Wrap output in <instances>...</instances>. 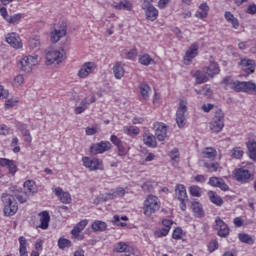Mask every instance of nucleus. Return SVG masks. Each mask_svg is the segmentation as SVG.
Here are the masks:
<instances>
[{
  "mask_svg": "<svg viewBox=\"0 0 256 256\" xmlns=\"http://www.w3.org/2000/svg\"><path fill=\"white\" fill-rule=\"evenodd\" d=\"M222 85H224L225 89H232L236 93L256 94V84L253 81H239L233 79L231 76H226L222 80Z\"/></svg>",
  "mask_w": 256,
  "mask_h": 256,
  "instance_id": "nucleus-1",
  "label": "nucleus"
},
{
  "mask_svg": "<svg viewBox=\"0 0 256 256\" xmlns=\"http://www.w3.org/2000/svg\"><path fill=\"white\" fill-rule=\"evenodd\" d=\"M1 201L4 205V215L6 217H13V215L19 211V206L17 205L15 196L4 193L2 194Z\"/></svg>",
  "mask_w": 256,
  "mask_h": 256,
  "instance_id": "nucleus-2",
  "label": "nucleus"
},
{
  "mask_svg": "<svg viewBox=\"0 0 256 256\" xmlns=\"http://www.w3.org/2000/svg\"><path fill=\"white\" fill-rule=\"evenodd\" d=\"M161 209V201L157 196L149 195L144 201L143 212L146 217H151L153 213Z\"/></svg>",
  "mask_w": 256,
  "mask_h": 256,
  "instance_id": "nucleus-3",
  "label": "nucleus"
},
{
  "mask_svg": "<svg viewBox=\"0 0 256 256\" xmlns=\"http://www.w3.org/2000/svg\"><path fill=\"white\" fill-rule=\"evenodd\" d=\"M225 127V113L219 109L215 112L214 117L210 122V130L213 133H221Z\"/></svg>",
  "mask_w": 256,
  "mask_h": 256,
  "instance_id": "nucleus-4",
  "label": "nucleus"
},
{
  "mask_svg": "<svg viewBox=\"0 0 256 256\" xmlns=\"http://www.w3.org/2000/svg\"><path fill=\"white\" fill-rule=\"evenodd\" d=\"M65 55V49L63 48L60 50H49L46 53V65H53V63L60 65V63L65 61Z\"/></svg>",
  "mask_w": 256,
  "mask_h": 256,
  "instance_id": "nucleus-5",
  "label": "nucleus"
},
{
  "mask_svg": "<svg viewBox=\"0 0 256 256\" xmlns=\"http://www.w3.org/2000/svg\"><path fill=\"white\" fill-rule=\"evenodd\" d=\"M39 58L37 56H24L18 63V67L24 73H31L33 67L39 63Z\"/></svg>",
  "mask_w": 256,
  "mask_h": 256,
  "instance_id": "nucleus-6",
  "label": "nucleus"
},
{
  "mask_svg": "<svg viewBox=\"0 0 256 256\" xmlns=\"http://www.w3.org/2000/svg\"><path fill=\"white\" fill-rule=\"evenodd\" d=\"M187 113V100H180L178 109L176 111V123L179 129H183L187 125V118L185 114Z\"/></svg>",
  "mask_w": 256,
  "mask_h": 256,
  "instance_id": "nucleus-7",
  "label": "nucleus"
},
{
  "mask_svg": "<svg viewBox=\"0 0 256 256\" xmlns=\"http://www.w3.org/2000/svg\"><path fill=\"white\" fill-rule=\"evenodd\" d=\"M111 149H113V144L109 141L102 140L90 146V153L92 155H103V153H107Z\"/></svg>",
  "mask_w": 256,
  "mask_h": 256,
  "instance_id": "nucleus-8",
  "label": "nucleus"
},
{
  "mask_svg": "<svg viewBox=\"0 0 256 256\" xmlns=\"http://www.w3.org/2000/svg\"><path fill=\"white\" fill-rule=\"evenodd\" d=\"M175 196H176V199L180 201L181 211H186L187 202L189 201V198L187 197V189L185 188V185L183 184L176 185Z\"/></svg>",
  "mask_w": 256,
  "mask_h": 256,
  "instance_id": "nucleus-9",
  "label": "nucleus"
},
{
  "mask_svg": "<svg viewBox=\"0 0 256 256\" xmlns=\"http://www.w3.org/2000/svg\"><path fill=\"white\" fill-rule=\"evenodd\" d=\"M67 35V24L62 23L58 27H53L50 32L51 43H59Z\"/></svg>",
  "mask_w": 256,
  "mask_h": 256,
  "instance_id": "nucleus-10",
  "label": "nucleus"
},
{
  "mask_svg": "<svg viewBox=\"0 0 256 256\" xmlns=\"http://www.w3.org/2000/svg\"><path fill=\"white\" fill-rule=\"evenodd\" d=\"M95 71H97V64L89 61L81 65L77 75L79 79H87V77H89V75H93Z\"/></svg>",
  "mask_w": 256,
  "mask_h": 256,
  "instance_id": "nucleus-11",
  "label": "nucleus"
},
{
  "mask_svg": "<svg viewBox=\"0 0 256 256\" xmlns=\"http://www.w3.org/2000/svg\"><path fill=\"white\" fill-rule=\"evenodd\" d=\"M238 65L241 71L245 73L246 77H249V75H253V73H255L256 63L253 59L241 58Z\"/></svg>",
  "mask_w": 256,
  "mask_h": 256,
  "instance_id": "nucleus-12",
  "label": "nucleus"
},
{
  "mask_svg": "<svg viewBox=\"0 0 256 256\" xmlns=\"http://www.w3.org/2000/svg\"><path fill=\"white\" fill-rule=\"evenodd\" d=\"M197 55H199V43L194 42L190 45L183 57L184 65H191Z\"/></svg>",
  "mask_w": 256,
  "mask_h": 256,
  "instance_id": "nucleus-13",
  "label": "nucleus"
},
{
  "mask_svg": "<svg viewBox=\"0 0 256 256\" xmlns=\"http://www.w3.org/2000/svg\"><path fill=\"white\" fill-rule=\"evenodd\" d=\"M6 43L13 49H23V40L21 36L15 32L8 33L5 37Z\"/></svg>",
  "mask_w": 256,
  "mask_h": 256,
  "instance_id": "nucleus-14",
  "label": "nucleus"
},
{
  "mask_svg": "<svg viewBox=\"0 0 256 256\" xmlns=\"http://www.w3.org/2000/svg\"><path fill=\"white\" fill-rule=\"evenodd\" d=\"M153 129L158 141H165L167 139V125L163 122H155L153 124Z\"/></svg>",
  "mask_w": 256,
  "mask_h": 256,
  "instance_id": "nucleus-15",
  "label": "nucleus"
},
{
  "mask_svg": "<svg viewBox=\"0 0 256 256\" xmlns=\"http://www.w3.org/2000/svg\"><path fill=\"white\" fill-rule=\"evenodd\" d=\"M214 229L218 231L219 237H229V226L225 224L221 217H216Z\"/></svg>",
  "mask_w": 256,
  "mask_h": 256,
  "instance_id": "nucleus-16",
  "label": "nucleus"
},
{
  "mask_svg": "<svg viewBox=\"0 0 256 256\" xmlns=\"http://www.w3.org/2000/svg\"><path fill=\"white\" fill-rule=\"evenodd\" d=\"M234 177L239 183H249V181H253V177H251L249 170L243 168L234 170Z\"/></svg>",
  "mask_w": 256,
  "mask_h": 256,
  "instance_id": "nucleus-17",
  "label": "nucleus"
},
{
  "mask_svg": "<svg viewBox=\"0 0 256 256\" xmlns=\"http://www.w3.org/2000/svg\"><path fill=\"white\" fill-rule=\"evenodd\" d=\"M163 228H160L154 232L155 237H167L169 235V231H171V227L173 226V221L169 219H164L162 221Z\"/></svg>",
  "mask_w": 256,
  "mask_h": 256,
  "instance_id": "nucleus-18",
  "label": "nucleus"
},
{
  "mask_svg": "<svg viewBox=\"0 0 256 256\" xmlns=\"http://www.w3.org/2000/svg\"><path fill=\"white\" fill-rule=\"evenodd\" d=\"M142 139L146 147H150L152 149H155V147H157V137H155L153 133L149 132V130L143 133Z\"/></svg>",
  "mask_w": 256,
  "mask_h": 256,
  "instance_id": "nucleus-19",
  "label": "nucleus"
},
{
  "mask_svg": "<svg viewBox=\"0 0 256 256\" xmlns=\"http://www.w3.org/2000/svg\"><path fill=\"white\" fill-rule=\"evenodd\" d=\"M208 183L209 185H211V187H218L219 189H221V191H229V185L225 183V180H223V178L215 176L210 177Z\"/></svg>",
  "mask_w": 256,
  "mask_h": 256,
  "instance_id": "nucleus-20",
  "label": "nucleus"
},
{
  "mask_svg": "<svg viewBox=\"0 0 256 256\" xmlns=\"http://www.w3.org/2000/svg\"><path fill=\"white\" fill-rule=\"evenodd\" d=\"M53 193H55L61 203H64L65 205L71 203V194H69V192H64L61 187L54 188Z\"/></svg>",
  "mask_w": 256,
  "mask_h": 256,
  "instance_id": "nucleus-21",
  "label": "nucleus"
},
{
  "mask_svg": "<svg viewBox=\"0 0 256 256\" xmlns=\"http://www.w3.org/2000/svg\"><path fill=\"white\" fill-rule=\"evenodd\" d=\"M203 71H206L208 77H215V75H219L221 73V68H219V63L215 61H211L208 67H204Z\"/></svg>",
  "mask_w": 256,
  "mask_h": 256,
  "instance_id": "nucleus-22",
  "label": "nucleus"
},
{
  "mask_svg": "<svg viewBox=\"0 0 256 256\" xmlns=\"http://www.w3.org/2000/svg\"><path fill=\"white\" fill-rule=\"evenodd\" d=\"M191 76L196 79L197 85H201L202 83H207V81H209V75L207 72L205 73V70L191 71Z\"/></svg>",
  "mask_w": 256,
  "mask_h": 256,
  "instance_id": "nucleus-23",
  "label": "nucleus"
},
{
  "mask_svg": "<svg viewBox=\"0 0 256 256\" xmlns=\"http://www.w3.org/2000/svg\"><path fill=\"white\" fill-rule=\"evenodd\" d=\"M142 9L145 10L147 21H157V18L159 17V10H157L155 6H146L142 7Z\"/></svg>",
  "mask_w": 256,
  "mask_h": 256,
  "instance_id": "nucleus-24",
  "label": "nucleus"
},
{
  "mask_svg": "<svg viewBox=\"0 0 256 256\" xmlns=\"http://www.w3.org/2000/svg\"><path fill=\"white\" fill-rule=\"evenodd\" d=\"M115 79H123L125 77V64L116 62L112 68Z\"/></svg>",
  "mask_w": 256,
  "mask_h": 256,
  "instance_id": "nucleus-25",
  "label": "nucleus"
},
{
  "mask_svg": "<svg viewBox=\"0 0 256 256\" xmlns=\"http://www.w3.org/2000/svg\"><path fill=\"white\" fill-rule=\"evenodd\" d=\"M224 19L227 21V23H230L233 29H239V19H237V17H235L231 11H226L224 13Z\"/></svg>",
  "mask_w": 256,
  "mask_h": 256,
  "instance_id": "nucleus-26",
  "label": "nucleus"
},
{
  "mask_svg": "<svg viewBox=\"0 0 256 256\" xmlns=\"http://www.w3.org/2000/svg\"><path fill=\"white\" fill-rule=\"evenodd\" d=\"M113 7L118 11H133V3L129 0H122L119 3H114Z\"/></svg>",
  "mask_w": 256,
  "mask_h": 256,
  "instance_id": "nucleus-27",
  "label": "nucleus"
},
{
  "mask_svg": "<svg viewBox=\"0 0 256 256\" xmlns=\"http://www.w3.org/2000/svg\"><path fill=\"white\" fill-rule=\"evenodd\" d=\"M200 11H196L195 17L197 19H207L209 17V5L204 2L199 5Z\"/></svg>",
  "mask_w": 256,
  "mask_h": 256,
  "instance_id": "nucleus-28",
  "label": "nucleus"
},
{
  "mask_svg": "<svg viewBox=\"0 0 256 256\" xmlns=\"http://www.w3.org/2000/svg\"><path fill=\"white\" fill-rule=\"evenodd\" d=\"M83 165L89 171H103V162L101 161H83Z\"/></svg>",
  "mask_w": 256,
  "mask_h": 256,
  "instance_id": "nucleus-29",
  "label": "nucleus"
},
{
  "mask_svg": "<svg viewBox=\"0 0 256 256\" xmlns=\"http://www.w3.org/2000/svg\"><path fill=\"white\" fill-rule=\"evenodd\" d=\"M246 147L248 149V155L250 159H253V161L256 160V141L249 138V140L246 142Z\"/></svg>",
  "mask_w": 256,
  "mask_h": 256,
  "instance_id": "nucleus-30",
  "label": "nucleus"
},
{
  "mask_svg": "<svg viewBox=\"0 0 256 256\" xmlns=\"http://www.w3.org/2000/svg\"><path fill=\"white\" fill-rule=\"evenodd\" d=\"M89 223V220L84 219L81 220L78 224H76V226L71 230V235H73V237H79V233H81V231H83V229H85V227H87Z\"/></svg>",
  "mask_w": 256,
  "mask_h": 256,
  "instance_id": "nucleus-31",
  "label": "nucleus"
},
{
  "mask_svg": "<svg viewBox=\"0 0 256 256\" xmlns=\"http://www.w3.org/2000/svg\"><path fill=\"white\" fill-rule=\"evenodd\" d=\"M40 215V229H49V221H51V216L49 212L43 211Z\"/></svg>",
  "mask_w": 256,
  "mask_h": 256,
  "instance_id": "nucleus-32",
  "label": "nucleus"
},
{
  "mask_svg": "<svg viewBox=\"0 0 256 256\" xmlns=\"http://www.w3.org/2000/svg\"><path fill=\"white\" fill-rule=\"evenodd\" d=\"M138 63H140V65H144L145 67H149V65H155V60L151 58V55L146 53L138 57Z\"/></svg>",
  "mask_w": 256,
  "mask_h": 256,
  "instance_id": "nucleus-33",
  "label": "nucleus"
},
{
  "mask_svg": "<svg viewBox=\"0 0 256 256\" xmlns=\"http://www.w3.org/2000/svg\"><path fill=\"white\" fill-rule=\"evenodd\" d=\"M202 156L205 159H211L213 161L217 157V150L213 147H206L202 151Z\"/></svg>",
  "mask_w": 256,
  "mask_h": 256,
  "instance_id": "nucleus-34",
  "label": "nucleus"
},
{
  "mask_svg": "<svg viewBox=\"0 0 256 256\" xmlns=\"http://www.w3.org/2000/svg\"><path fill=\"white\" fill-rule=\"evenodd\" d=\"M91 228L95 233L103 232L107 230V223L101 220H96L92 223Z\"/></svg>",
  "mask_w": 256,
  "mask_h": 256,
  "instance_id": "nucleus-35",
  "label": "nucleus"
},
{
  "mask_svg": "<svg viewBox=\"0 0 256 256\" xmlns=\"http://www.w3.org/2000/svg\"><path fill=\"white\" fill-rule=\"evenodd\" d=\"M123 132L125 135H128V137H137V135L141 133V130L139 129V127L125 126Z\"/></svg>",
  "mask_w": 256,
  "mask_h": 256,
  "instance_id": "nucleus-36",
  "label": "nucleus"
},
{
  "mask_svg": "<svg viewBox=\"0 0 256 256\" xmlns=\"http://www.w3.org/2000/svg\"><path fill=\"white\" fill-rule=\"evenodd\" d=\"M139 89L142 99L147 101V99H149V92L151 91V86H149V84L147 83H140Z\"/></svg>",
  "mask_w": 256,
  "mask_h": 256,
  "instance_id": "nucleus-37",
  "label": "nucleus"
},
{
  "mask_svg": "<svg viewBox=\"0 0 256 256\" xmlns=\"http://www.w3.org/2000/svg\"><path fill=\"white\" fill-rule=\"evenodd\" d=\"M24 189L25 192L28 193V195H33L37 191V185H35L34 181L27 180L24 182Z\"/></svg>",
  "mask_w": 256,
  "mask_h": 256,
  "instance_id": "nucleus-38",
  "label": "nucleus"
},
{
  "mask_svg": "<svg viewBox=\"0 0 256 256\" xmlns=\"http://www.w3.org/2000/svg\"><path fill=\"white\" fill-rule=\"evenodd\" d=\"M192 210L195 217H203V206L199 202H192Z\"/></svg>",
  "mask_w": 256,
  "mask_h": 256,
  "instance_id": "nucleus-39",
  "label": "nucleus"
},
{
  "mask_svg": "<svg viewBox=\"0 0 256 256\" xmlns=\"http://www.w3.org/2000/svg\"><path fill=\"white\" fill-rule=\"evenodd\" d=\"M25 15L23 13H17L13 14L12 16H8V19L6 20L10 25H15L17 23L21 22V19H23Z\"/></svg>",
  "mask_w": 256,
  "mask_h": 256,
  "instance_id": "nucleus-40",
  "label": "nucleus"
},
{
  "mask_svg": "<svg viewBox=\"0 0 256 256\" xmlns=\"http://www.w3.org/2000/svg\"><path fill=\"white\" fill-rule=\"evenodd\" d=\"M210 201L214 203V205H218V207H221L223 205V199L220 196H217L215 192L210 191L208 193Z\"/></svg>",
  "mask_w": 256,
  "mask_h": 256,
  "instance_id": "nucleus-41",
  "label": "nucleus"
},
{
  "mask_svg": "<svg viewBox=\"0 0 256 256\" xmlns=\"http://www.w3.org/2000/svg\"><path fill=\"white\" fill-rule=\"evenodd\" d=\"M0 165H5L12 175L17 173V165L13 161H0Z\"/></svg>",
  "mask_w": 256,
  "mask_h": 256,
  "instance_id": "nucleus-42",
  "label": "nucleus"
},
{
  "mask_svg": "<svg viewBox=\"0 0 256 256\" xmlns=\"http://www.w3.org/2000/svg\"><path fill=\"white\" fill-rule=\"evenodd\" d=\"M204 167H206L208 169V171H210L211 173H213L215 171H219V169H221L219 164L217 162H213V161L205 162Z\"/></svg>",
  "mask_w": 256,
  "mask_h": 256,
  "instance_id": "nucleus-43",
  "label": "nucleus"
},
{
  "mask_svg": "<svg viewBox=\"0 0 256 256\" xmlns=\"http://www.w3.org/2000/svg\"><path fill=\"white\" fill-rule=\"evenodd\" d=\"M129 245H127V243L125 242H119L116 244L115 246V251L117 253H127V251H129Z\"/></svg>",
  "mask_w": 256,
  "mask_h": 256,
  "instance_id": "nucleus-44",
  "label": "nucleus"
},
{
  "mask_svg": "<svg viewBox=\"0 0 256 256\" xmlns=\"http://www.w3.org/2000/svg\"><path fill=\"white\" fill-rule=\"evenodd\" d=\"M127 216H119V215H115L114 217H113V223L115 224V225H118V226H120V227H125V225H127L125 222H121V221H127Z\"/></svg>",
  "mask_w": 256,
  "mask_h": 256,
  "instance_id": "nucleus-45",
  "label": "nucleus"
},
{
  "mask_svg": "<svg viewBox=\"0 0 256 256\" xmlns=\"http://www.w3.org/2000/svg\"><path fill=\"white\" fill-rule=\"evenodd\" d=\"M244 154H245V152L243 151V149L241 147H234L232 149L233 159H242Z\"/></svg>",
  "mask_w": 256,
  "mask_h": 256,
  "instance_id": "nucleus-46",
  "label": "nucleus"
},
{
  "mask_svg": "<svg viewBox=\"0 0 256 256\" xmlns=\"http://www.w3.org/2000/svg\"><path fill=\"white\" fill-rule=\"evenodd\" d=\"M71 245H72L71 240L67 238H59L58 240L59 249H67V247H71Z\"/></svg>",
  "mask_w": 256,
  "mask_h": 256,
  "instance_id": "nucleus-47",
  "label": "nucleus"
},
{
  "mask_svg": "<svg viewBox=\"0 0 256 256\" xmlns=\"http://www.w3.org/2000/svg\"><path fill=\"white\" fill-rule=\"evenodd\" d=\"M23 83H25V77L23 76V74H18L12 82L13 87H21V85H23Z\"/></svg>",
  "mask_w": 256,
  "mask_h": 256,
  "instance_id": "nucleus-48",
  "label": "nucleus"
},
{
  "mask_svg": "<svg viewBox=\"0 0 256 256\" xmlns=\"http://www.w3.org/2000/svg\"><path fill=\"white\" fill-rule=\"evenodd\" d=\"M29 192H19L18 194H15L16 199H18L19 203H25L27 199H29Z\"/></svg>",
  "mask_w": 256,
  "mask_h": 256,
  "instance_id": "nucleus-49",
  "label": "nucleus"
},
{
  "mask_svg": "<svg viewBox=\"0 0 256 256\" xmlns=\"http://www.w3.org/2000/svg\"><path fill=\"white\" fill-rule=\"evenodd\" d=\"M239 240L241 243H247L248 245H253V238L248 234H239Z\"/></svg>",
  "mask_w": 256,
  "mask_h": 256,
  "instance_id": "nucleus-50",
  "label": "nucleus"
},
{
  "mask_svg": "<svg viewBox=\"0 0 256 256\" xmlns=\"http://www.w3.org/2000/svg\"><path fill=\"white\" fill-rule=\"evenodd\" d=\"M189 191L192 197H201V188L199 186H190Z\"/></svg>",
  "mask_w": 256,
  "mask_h": 256,
  "instance_id": "nucleus-51",
  "label": "nucleus"
},
{
  "mask_svg": "<svg viewBox=\"0 0 256 256\" xmlns=\"http://www.w3.org/2000/svg\"><path fill=\"white\" fill-rule=\"evenodd\" d=\"M17 103H19V99L10 98V99L6 100L5 107H6V109H9L11 107H15L17 105Z\"/></svg>",
  "mask_w": 256,
  "mask_h": 256,
  "instance_id": "nucleus-52",
  "label": "nucleus"
},
{
  "mask_svg": "<svg viewBox=\"0 0 256 256\" xmlns=\"http://www.w3.org/2000/svg\"><path fill=\"white\" fill-rule=\"evenodd\" d=\"M95 101H97V98L95 96H92L90 101H87V98H84L81 101V106L82 107H86V109H88V107L90 106L91 103H95Z\"/></svg>",
  "mask_w": 256,
  "mask_h": 256,
  "instance_id": "nucleus-53",
  "label": "nucleus"
},
{
  "mask_svg": "<svg viewBox=\"0 0 256 256\" xmlns=\"http://www.w3.org/2000/svg\"><path fill=\"white\" fill-rule=\"evenodd\" d=\"M9 97V90L5 89L3 85H0V101Z\"/></svg>",
  "mask_w": 256,
  "mask_h": 256,
  "instance_id": "nucleus-54",
  "label": "nucleus"
},
{
  "mask_svg": "<svg viewBox=\"0 0 256 256\" xmlns=\"http://www.w3.org/2000/svg\"><path fill=\"white\" fill-rule=\"evenodd\" d=\"M9 133H11V128H9L5 124H1L0 125V135L7 136V135H9Z\"/></svg>",
  "mask_w": 256,
  "mask_h": 256,
  "instance_id": "nucleus-55",
  "label": "nucleus"
},
{
  "mask_svg": "<svg viewBox=\"0 0 256 256\" xmlns=\"http://www.w3.org/2000/svg\"><path fill=\"white\" fill-rule=\"evenodd\" d=\"M110 141L115 145V147H118L119 145H122L123 141H121V138L117 137V135H111Z\"/></svg>",
  "mask_w": 256,
  "mask_h": 256,
  "instance_id": "nucleus-56",
  "label": "nucleus"
},
{
  "mask_svg": "<svg viewBox=\"0 0 256 256\" xmlns=\"http://www.w3.org/2000/svg\"><path fill=\"white\" fill-rule=\"evenodd\" d=\"M127 59L133 61L137 58V48L131 49L129 52L126 53Z\"/></svg>",
  "mask_w": 256,
  "mask_h": 256,
  "instance_id": "nucleus-57",
  "label": "nucleus"
},
{
  "mask_svg": "<svg viewBox=\"0 0 256 256\" xmlns=\"http://www.w3.org/2000/svg\"><path fill=\"white\" fill-rule=\"evenodd\" d=\"M113 193L115 199H117V197H125V193H127V191H125L124 188L119 187L116 188V190Z\"/></svg>",
  "mask_w": 256,
  "mask_h": 256,
  "instance_id": "nucleus-58",
  "label": "nucleus"
},
{
  "mask_svg": "<svg viewBox=\"0 0 256 256\" xmlns=\"http://www.w3.org/2000/svg\"><path fill=\"white\" fill-rule=\"evenodd\" d=\"M169 3H171V0H159L157 7L158 9H167V6L169 5Z\"/></svg>",
  "mask_w": 256,
  "mask_h": 256,
  "instance_id": "nucleus-59",
  "label": "nucleus"
},
{
  "mask_svg": "<svg viewBox=\"0 0 256 256\" xmlns=\"http://www.w3.org/2000/svg\"><path fill=\"white\" fill-rule=\"evenodd\" d=\"M17 129L21 132V134L23 135L24 133L29 132V129H27V124H23L21 122H19L16 125Z\"/></svg>",
  "mask_w": 256,
  "mask_h": 256,
  "instance_id": "nucleus-60",
  "label": "nucleus"
},
{
  "mask_svg": "<svg viewBox=\"0 0 256 256\" xmlns=\"http://www.w3.org/2000/svg\"><path fill=\"white\" fill-rule=\"evenodd\" d=\"M246 13H248V15H256V4L252 3L248 5Z\"/></svg>",
  "mask_w": 256,
  "mask_h": 256,
  "instance_id": "nucleus-61",
  "label": "nucleus"
},
{
  "mask_svg": "<svg viewBox=\"0 0 256 256\" xmlns=\"http://www.w3.org/2000/svg\"><path fill=\"white\" fill-rule=\"evenodd\" d=\"M169 157L170 159H172V161H175V159H179V149L174 148L172 151H170Z\"/></svg>",
  "mask_w": 256,
  "mask_h": 256,
  "instance_id": "nucleus-62",
  "label": "nucleus"
},
{
  "mask_svg": "<svg viewBox=\"0 0 256 256\" xmlns=\"http://www.w3.org/2000/svg\"><path fill=\"white\" fill-rule=\"evenodd\" d=\"M182 235H183V230L181 228H176L173 231L172 237L174 239H181Z\"/></svg>",
  "mask_w": 256,
  "mask_h": 256,
  "instance_id": "nucleus-63",
  "label": "nucleus"
},
{
  "mask_svg": "<svg viewBox=\"0 0 256 256\" xmlns=\"http://www.w3.org/2000/svg\"><path fill=\"white\" fill-rule=\"evenodd\" d=\"M85 132H86V135H88V136L96 135L97 126L96 127L95 126L94 127H87Z\"/></svg>",
  "mask_w": 256,
  "mask_h": 256,
  "instance_id": "nucleus-64",
  "label": "nucleus"
}]
</instances>
